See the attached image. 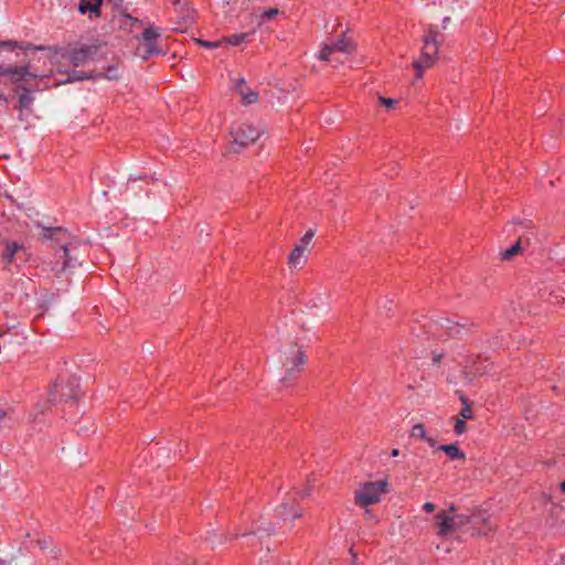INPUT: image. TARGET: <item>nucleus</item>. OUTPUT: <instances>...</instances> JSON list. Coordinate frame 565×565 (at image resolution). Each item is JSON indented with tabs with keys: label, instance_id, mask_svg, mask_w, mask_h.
Here are the masks:
<instances>
[{
	"label": "nucleus",
	"instance_id": "nucleus-13",
	"mask_svg": "<svg viewBox=\"0 0 565 565\" xmlns=\"http://www.w3.org/2000/svg\"><path fill=\"white\" fill-rule=\"evenodd\" d=\"M234 85L244 105H252L258 100V94L247 86L243 77L235 79Z\"/></svg>",
	"mask_w": 565,
	"mask_h": 565
},
{
	"label": "nucleus",
	"instance_id": "nucleus-23",
	"mask_svg": "<svg viewBox=\"0 0 565 565\" xmlns=\"http://www.w3.org/2000/svg\"><path fill=\"white\" fill-rule=\"evenodd\" d=\"M34 98L30 94L28 89H23V92L19 96V107L20 109H29L33 103Z\"/></svg>",
	"mask_w": 565,
	"mask_h": 565
},
{
	"label": "nucleus",
	"instance_id": "nucleus-47",
	"mask_svg": "<svg viewBox=\"0 0 565 565\" xmlns=\"http://www.w3.org/2000/svg\"><path fill=\"white\" fill-rule=\"evenodd\" d=\"M301 495H302V497H307V495H309V491H306V492L301 493Z\"/></svg>",
	"mask_w": 565,
	"mask_h": 565
},
{
	"label": "nucleus",
	"instance_id": "nucleus-46",
	"mask_svg": "<svg viewBox=\"0 0 565 565\" xmlns=\"http://www.w3.org/2000/svg\"><path fill=\"white\" fill-rule=\"evenodd\" d=\"M0 565H9L6 561L0 559Z\"/></svg>",
	"mask_w": 565,
	"mask_h": 565
},
{
	"label": "nucleus",
	"instance_id": "nucleus-14",
	"mask_svg": "<svg viewBox=\"0 0 565 565\" xmlns=\"http://www.w3.org/2000/svg\"><path fill=\"white\" fill-rule=\"evenodd\" d=\"M116 22L118 28L126 33H134L143 24L141 20L134 18L128 13H120L116 18Z\"/></svg>",
	"mask_w": 565,
	"mask_h": 565
},
{
	"label": "nucleus",
	"instance_id": "nucleus-39",
	"mask_svg": "<svg viewBox=\"0 0 565 565\" xmlns=\"http://www.w3.org/2000/svg\"><path fill=\"white\" fill-rule=\"evenodd\" d=\"M39 546H40L42 550H45V548H47V542H46V541H39Z\"/></svg>",
	"mask_w": 565,
	"mask_h": 565
},
{
	"label": "nucleus",
	"instance_id": "nucleus-4",
	"mask_svg": "<svg viewBox=\"0 0 565 565\" xmlns=\"http://www.w3.org/2000/svg\"><path fill=\"white\" fill-rule=\"evenodd\" d=\"M468 522L469 516L466 514H455V507L451 505L448 511L443 510L436 514L437 534L446 537L468 524Z\"/></svg>",
	"mask_w": 565,
	"mask_h": 565
},
{
	"label": "nucleus",
	"instance_id": "nucleus-36",
	"mask_svg": "<svg viewBox=\"0 0 565 565\" xmlns=\"http://www.w3.org/2000/svg\"><path fill=\"white\" fill-rule=\"evenodd\" d=\"M514 223H518L522 225L523 227H532V221L531 220H522V221H514Z\"/></svg>",
	"mask_w": 565,
	"mask_h": 565
},
{
	"label": "nucleus",
	"instance_id": "nucleus-1",
	"mask_svg": "<svg viewBox=\"0 0 565 565\" xmlns=\"http://www.w3.org/2000/svg\"><path fill=\"white\" fill-rule=\"evenodd\" d=\"M278 360L284 369V376L281 377L284 383L296 379L306 364L305 352L296 342L282 344L279 349Z\"/></svg>",
	"mask_w": 565,
	"mask_h": 565
},
{
	"label": "nucleus",
	"instance_id": "nucleus-37",
	"mask_svg": "<svg viewBox=\"0 0 565 565\" xmlns=\"http://www.w3.org/2000/svg\"><path fill=\"white\" fill-rule=\"evenodd\" d=\"M424 439L428 443V445H429L430 447H435V446H436V440H435L434 438H430V437H428V436L426 435V438H424Z\"/></svg>",
	"mask_w": 565,
	"mask_h": 565
},
{
	"label": "nucleus",
	"instance_id": "nucleus-6",
	"mask_svg": "<svg viewBox=\"0 0 565 565\" xmlns=\"http://www.w3.org/2000/svg\"><path fill=\"white\" fill-rule=\"evenodd\" d=\"M387 481L366 482L355 492V502L366 507L380 502L381 497L387 491Z\"/></svg>",
	"mask_w": 565,
	"mask_h": 565
},
{
	"label": "nucleus",
	"instance_id": "nucleus-25",
	"mask_svg": "<svg viewBox=\"0 0 565 565\" xmlns=\"http://www.w3.org/2000/svg\"><path fill=\"white\" fill-rule=\"evenodd\" d=\"M206 541H209L213 546L223 544L226 541V536L224 534H217L215 531L207 532Z\"/></svg>",
	"mask_w": 565,
	"mask_h": 565
},
{
	"label": "nucleus",
	"instance_id": "nucleus-34",
	"mask_svg": "<svg viewBox=\"0 0 565 565\" xmlns=\"http://www.w3.org/2000/svg\"><path fill=\"white\" fill-rule=\"evenodd\" d=\"M88 77H89V76H87V75H86V73H85V72H82V71H74V72L72 73V75L70 76V78H71L72 81H82V79H84V78H88Z\"/></svg>",
	"mask_w": 565,
	"mask_h": 565
},
{
	"label": "nucleus",
	"instance_id": "nucleus-44",
	"mask_svg": "<svg viewBox=\"0 0 565 565\" xmlns=\"http://www.w3.org/2000/svg\"><path fill=\"white\" fill-rule=\"evenodd\" d=\"M561 489L563 492H565V480L561 483Z\"/></svg>",
	"mask_w": 565,
	"mask_h": 565
},
{
	"label": "nucleus",
	"instance_id": "nucleus-3",
	"mask_svg": "<svg viewBox=\"0 0 565 565\" xmlns=\"http://www.w3.org/2000/svg\"><path fill=\"white\" fill-rule=\"evenodd\" d=\"M265 132L266 127L263 124L255 126L248 122H242L236 127H233L231 130L233 145L231 146L230 150L237 152L239 148H245L255 142Z\"/></svg>",
	"mask_w": 565,
	"mask_h": 565
},
{
	"label": "nucleus",
	"instance_id": "nucleus-20",
	"mask_svg": "<svg viewBox=\"0 0 565 565\" xmlns=\"http://www.w3.org/2000/svg\"><path fill=\"white\" fill-rule=\"evenodd\" d=\"M440 326L450 337H458L462 330V326H460L458 322H452L449 319H444Z\"/></svg>",
	"mask_w": 565,
	"mask_h": 565
},
{
	"label": "nucleus",
	"instance_id": "nucleus-32",
	"mask_svg": "<svg viewBox=\"0 0 565 565\" xmlns=\"http://www.w3.org/2000/svg\"><path fill=\"white\" fill-rule=\"evenodd\" d=\"M379 102L386 108H392L396 105L397 100L393 98L380 97Z\"/></svg>",
	"mask_w": 565,
	"mask_h": 565
},
{
	"label": "nucleus",
	"instance_id": "nucleus-22",
	"mask_svg": "<svg viewBox=\"0 0 565 565\" xmlns=\"http://www.w3.org/2000/svg\"><path fill=\"white\" fill-rule=\"evenodd\" d=\"M248 35H249V33H247V32L239 33V34H233V35L223 38L221 40V42L235 46V45L241 44L243 41H245L248 38Z\"/></svg>",
	"mask_w": 565,
	"mask_h": 565
},
{
	"label": "nucleus",
	"instance_id": "nucleus-5",
	"mask_svg": "<svg viewBox=\"0 0 565 565\" xmlns=\"http://www.w3.org/2000/svg\"><path fill=\"white\" fill-rule=\"evenodd\" d=\"M78 382L75 379H58L49 391V403L67 402L75 399L78 392Z\"/></svg>",
	"mask_w": 565,
	"mask_h": 565
},
{
	"label": "nucleus",
	"instance_id": "nucleus-33",
	"mask_svg": "<svg viewBox=\"0 0 565 565\" xmlns=\"http://www.w3.org/2000/svg\"><path fill=\"white\" fill-rule=\"evenodd\" d=\"M198 42H199V44H201L202 46L207 47V49H214L222 44L221 41L210 42V41H204V40H198Z\"/></svg>",
	"mask_w": 565,
	"mask_h": 565
},
{
	"label": "nucleus",
	"instance_id": "nucleus-16",
	"mask_svg": "<svg viewBox=\"0 0 565 565\" xmlns=\"http://www.w3.org/2000/svg\"><path fill=\"white\" fill-rule=\"evenodd\" d=\"M103 0H82L78 4V11L82 14H85L86 12L95 13L96 15L99 14V8Z\"/></svg>",
	"mask_w": 565,
	"mask_h": 565
},
{
	"label": "nucleus",
	"instance_id": "nucleus-31",
	"mask_svg": "<svg viewBox=\"0 0 565 565\" xmlns=\"http://www.w3.org/2000/svg\"><path fill=\"white\" fill-rule=\"evenodd\" d=\"M454 430L457 435H461L466 431V424H465V419H461V418H458L456 420V424H455V427H454Z\"/></svg>",
	"mask_w": 565,
	"mask_h": 565
},
{
	"label": "nucleus",
	"instance_id": "nucleus-43",
	"mask_svg": "<svg viewBox=\"0 0 565 565\" xmlns=\"http://www.w3.org/2000/svg\"><path fill=\"white\" fill-rule=\"evenodd\" d=\"M399 454L398 449H393L392 450V457H397Z\"/></svg>",
	"mask_w": 565,
	"mask_h": 565
},
{
	"label": "nucleus",
	"instance_id": "nucleus-10",
	"mask_svg": "<svg viewBox=\"0 0 565 565\" xmlns=\"http://www.w3.org/2000/svg\"><path fill=\"white\" fill-rule=\"evenodd\" d=\"M99 45H83L71 53V62L74 66H84L93 61L98 53Z\"/></svg>",
	"mask_w": 565,
	"mask_h": 565
},
{
	"label": "nucleus",
	"instance_id": "nucleus-19",
	"mask_svg": "<svg viewBox=\"0 0 565 565\" xmlns=\"http://www.w3.org/2000/svg\"><path fill=\"white\" fill-rule=\"evenodd\" d=\"M439 450L447 454L451 459H465V454L456 444L443 445L439 447Z\"/></svg>",
	"mask_w": 565,
	"mask_h": 565
},
{
	"label": "nucleus",
	"instance_id": "nucleus-17",
	"mask_svg": "<svg viewBox=\"0 0 565 565\" xmlns=\"http://www.w3.org/2000/svg\"><path fill=\"white\" fill-rule=\"evenodd\" d=\"M259 537L269 536L275 533V526L270 522H266L265 520H259L255 530L250 532Z\"/></svg>",
	"mask_w": 565,
	"mask_h": 565
},
{
	"label": "nucleus",
	"instance_id": "nucleus-21",
	"mask_svg": "<svg viewBox=\"0 0 565 565\" xmlns=\"http://www.w3.org/2000/svg\"><path fill=\"white\" fill-rule=\"evenodd\" d=\"M0 47H19L21 50H24V51H29V50H44L45 47L43 46H34L32 44H29V43H18V42H12V41H4V42H0Z\"/></svg>",
	"mask_w": 565,
	"mask_h": 565
},
{
	"label": "nucleus",
	"instance_id": "nucleus-12",
	"mask_svg": "<svg viewBox=\"0 0 565 565\" xmlns=\"http://www.w3.org/2000/svg\"><path fill=\"white\" fill-rule=\"evenodd\" d=\"M276 516L282 521L288 522L302 516L301 510L296 507L294 501H284L276 508Z\"/></svg>",
	"mask_w": 565,
	"mask_h": 565
},
{
	"label": "nucleus",
	"instance_id": "nucleus-27",
	"mask_svg": "<svg viewBox=\"0 0 565 565\" xmlns=\"http://www.w3.org/2000/svg\"><path fill=\"white\" fill-rule=\"evenodd\" d=\"M463 407L460 411L461 419H471L473 417L472 409L465 397H461Z\"/></svg>",
	"mask_w": 565,
	"mask_h": 565
},
{
	"label": "nucleus",
	"instance_id": "nucleus-40",
	"mask_svg": "<svg viewBox=\"0 0 565 565\" xmlns=\"http://www.w3.org/2000/svg\"><path fill=\"white\" fill-rule=\"evenodd\" d=\"M107 77H108L109 79H111V78H116V77H117V76H116V74H115V70H114V68H110V70H109V75H108Z\"/></svg>",
	"mask_w": 565,
	"mask_h": 565
},
{
	"label": "nucleus",
	"instance_id": "nucleus-9",
	"mask_svg": "<svg viewBox=\"0 0 565 565\" xmlns=\"http://www.w3.org/2000/svg\"><path fill=\"white\" fill-rule=\"evenodd\" d=\"M161 36V30L154 25H148L142 34L141 40L143 41L145 58L151 55L160 54L162 51L157 45V39Z\"/></svg>",
	"mask_w": 565,
	"mask_h": 565
},
{
	"label": "nucleus",
	"instance_id": "nucleus-41",
	"mask_svg": "<svg viewBox=\"0 0 565 565\" xmlns=\"http://www.w3.org/2000/svg\"><path fill=\"white\" fill-rule=\"evenodd\" d=\"M449 21H450V18H449V17H447V18H445V19L443 20V28H444V29H446V28H447V24H448V22H449Z\"/></svg>",
	"mask_w": 565,
	"mask_h": 565
},
{
	"label": "nucleus",
	"instance_id": "nucleus-24",
	"mask_svg": "<svg viewBox=\"0 0 565 565\" xmlns=\"http://www.w3.org/2000/svg\"><path fill=\"white\" fill-rule=\"evenodd\" d=\"M278 14V9L270 8L263 11L259 15H256L257 25L259 26L265 20H271Z\"/></svg>",
	"mask_w": 565,
	"mask_h": 565
},
{
	"label": "nucleus",
	"instance_id": "nucleus-48",
	"mask_svg": "<svg viewBox=\"0 0 565 565\" xmlns=\"http://www.w3.org/2000/svg\"><path fill=\"white\" fill-rule=\"evenodd\" d=\"M4 331L0 328V337H2Z\"/></svg>",
	"mask_w": 565,
	"mask_h": 565
},
{
	"label": "nucleus",
	"instance_id": "nucleus-18",
	"mask_svg": "<svg viewBox=\"0 0 565 565\" xmlns=\"http://www.w3.org/2000/svg\"><path fill=\"white\" fill-rule=\"evenodd\" d=\"M22 249V246L17 243H8L6 246V250L2 254V259L6 263V265H10L14 256L18 254L19 250Z\"/></svg>",
	"mask_w": 565,
	"mask_h": 565
},
{
	"label": "nucleus",
	"instance_id": "nucleus-30",
	"mask_svg": "<svg viewBox=\"0 0 565 565\" xmlns=\"http://www.w3.org/2000/svg\"><path fill=\"white\" fill-rule=\"evenodd\" d=\"M315 236V232L312 230H309L300 239V243L298 245L306 246V249L309 250V245Z\"/></svg>",
	"mask_w": 565,
	"mask_h": 565
},
{
	"label": "nucleus",
	"instance_id": "nucleus-11",
	"mask_svg": "<svg viewBox=\"0 0 565 565\" xmlns=\"http://www.w3.org/2000/svg\"><path fill=\"white\" fill-rule=\"evenodd\" d=\"M31 64L28 63L23 66H1L0 65V75L9 76L12 82L18 83L26 77L35 78L38 77L36 73L31 72Z\"/></svg>",
	"mask_w": 565,
	"mask_h": 565
},
{
	"label": "nucleus",
	"instance_id": "nucleus-28",
	"mask_svg": "<svg viewBox=\"0 0 565 565\" xmlns=\"http://www.w3.org/2000/svg\"><path fill=\"white\" fill-rule=\"evenodd\" d=\"M393 307V300L388 297H384L379 302V309L381 312L388 313L392 310Z\"/></svg>",
	"mask_w": 565,
	"mask_h": 565
},
{
	"label": "nucleus",
	"instance_id": "nucleus-8",
	"mask_svg": "<svg viewBox=\"0 0 565 565\" xmlns=\"http://www.w3.org/2000/svg\"><path fill=\"white\" fill-rule=\"evenodd\" d=\"M44 237L45 238H49V239H54L56 242H61L62 245H61V248L63 250V265H62V268L61 270H65L67 269L68 267H71V262H72V257H71V252L72 249L70 248L71 247V242L68 241L70 238V234L61 228V227H55V228H45L44 230Z\"/></svg>",
	"mask_w": 565,
	"mask_h": 565
},
{
	"label": "nucleus",
	"instance_id": "nucleus-7",
	"mask_svg": "<svg viewBox=\"0 0 565 565\" xmlns=\"http://www.w3.org/2000/svg\"><path fill=\"white\" fill-rule=\"evenodd\" d=\"M353 42H351L349 39L342 38L332 44H324L319 52V58L321 61H327L330 63H341L337 54H350L353 51Z\"/></svg>",
	"mask_w": 565,
	"mask_h": 565
},
{
	"label": "nucleus",
	"instance_id": "nucleus-26",
	"mask_svg": "<svg viewBox=\"0 0 565 565\" xmlns=\"http://www.w3.org/2000/svg\"><path fill=\"white\" fill-rule=\"evenodd\" d=\"M521 250V239L519 238V241L512 245L510 248H508L503 254H502V259H510L512 258L513 256H515L516 254H519Z\"/></svg>",
	"mask_w": 565,
	"mask_h": 565
},
{
	"label": "nucleus",
	"instance_id": "nucleus-38",
	"mask_svg": "<svg viewBox=\"0 0 565 565\" xmlns=\"http://www.w3.org/2000/svg\"><path fill=\"white\" fill-rule=\"evenodd\" d=\"M441 358H443V355H441V354H434V356H433V361H434V363H436V364H437V363H439V362H440V360H441Z\"/></svg>",
	"mask_w": 565,
	"mask_h": 565
},
{
	"label": "nucleus",
	"instance_id": "nucleus-15",
	"mask_svg": "<svg viewBox=\"0 0 565 565\" xmlns=\"http://www.w3.org/2000/svg\"><path fill=\"white\" fill-rule=\"evenodd\" d=\"M306 246L296 245L288 257L289 266L295 268L303 266L306 263Z\"/></svg>",
	"mask_w": 565,
	"mask_h": 565
},
{
	"label": "nucleus",
	"instance_id": "nucleus-35",
	"mask_svg": "<svg viewBox=\"0 0 565 565\" xmlns=\"http://www.w3.org/2000/svg\"><path fill=\"white\" fill-rule=\"evenodd\" d=\"M436 509V505L431 502H426L424 505H423V510L426 511V512H433L435 511Z\"/></svg>",
	"mask_w": 565,
	"mask_h": 565
},
{
	"label": "nucleus",
	"instance_id": "nucleus-29",
	"mask_svg": "<svg viewBox=\"0 0 565 565\" xmlns=\"http://www.w3.org/2000/svg\"><path fill=\"white\" fill-rule=\"evenodd\" d=\"M412 436L416 438H426V429L423 424H416L412 428Z\"/></svg>",
	"mask_w": 565,
	"mask_h": 565
},
{
	"label": "nucleus",
	"instance_id": "nucleus-2",
	"mask_svg": "<svg viewBox=\"0 0 565 565\" xmlns=\"http://www.w3.org/2000/svg\"><path fill=\"white\" fill-rule=\"evenodd\" d=\"M438 34L439 32L436 25H428L425 30L422 55L413 63V66L416 70L417 78H420L423 72L430 68L436 62L437 55L439 53V42L437 40Z\"/></svg>",
	"mask_w": 565,
	"mask_h": 565
},
{
	"label": "nucleus",
	"instance_id": "nucleus-45",
	"mask_svg": "<svg viewBox=\"0 0 565 565\" xmlns=\"http://www.w3.org/2000/svg\"><path fill=\"white\" fill-rule=\"evenodd\" d=\"M321 311H322V312H326V311H327V305H322Z\"/></svg>",
	"mask_w": 565,
	"mask_h": 565
},
{
	"label": "nucleus",
	"instance_id": "nucleus-42",
	"mask_svg": "<svg viewBox=\"0 0 565 565\" xmlns=\"http://www.w3.org/2000/svg\"><path fill=\"white\" fill-rule=\"evenodd\" d=\"M7 416V412L0 409V422Z\"/></svg>",
	"mask_w": 565,
	"mask_h": 565
}]
</instances>
